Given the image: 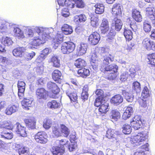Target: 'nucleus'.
Segmentation results:
<instances>
[{
    "label": "nucleus",
    "mask_w": 155,
    "mask_h": 155,
    "mask_svg": "<svg viewBox=\"0 0 155 155\" xmlns=\"http://www.w3.org/2000/svg\"><path fill=\"white\" fill-rule=\"evenodd\" d=\"M1 43L5 46H9L12 45L13 42L12 39L7 36H3L1 39Z\"/></svg>",
    "instance_id": "29"
},
{
    "label": "nucleus",
    "mask_w": 155,
    "mask_h": 155,
    "mask_svg": "<svg viewBox=\"0 0 155 155\" xmlns=\"http://www.w3.org/2000/svg\"><path fill=\"white\" fill-rule=\"evenodd\" d=\"M87 45L86 44L81 43L77 47V51L78 55H82L85 54L87 51Z\"/></svg>",
    "instance_id": "20"
},
{
    "label": "nucleus",
    "mask_w": 155,
    "mask_h": 155,
    "mask_svg": "<svg viewBox=\"0 0 155 155\" xmlns=\"http://www.w3.org/2000/svg\"><path fill=\"white\" fill-rule=\"evenodd\" d=\"M52 124V121L50 119H46L43 121V126L45 129L48 130L51 127Z\"/></svg>",
    "instance_id": "48"
},
{
    "label": "nucleus",
    "mask_w": 155,
    "mask_h": 155,
    "mask_svg": "<svg viewBox=\"0 0 155 155\" xmlns=\"http://www.w3.org/2000/svg\"><path fill=\"white\" fill-rule=\"evenodd\" d=\"M87 63L84 60L79 58L76 60L74 63L75 66L77 68H80L86 66Z\"/></svg>",
    "instance_id": "35"
},
{
    "label": "nucleus",
    "mask_w": 155,
    "mask_h": 155,
    "mask_svg": "<svg viewBox=\"0 0 155 155\" xmlns=\"http://www.w3.org/2000/svg\"><path fill=\"white\" fill-rule=\"evenodd\" d=\"M116 32L110 28L109 32L107 36V40L109 42H111L114 39Z\"/></svg>",
    "instance_id": "45"
},
{
    "label": "nucleus",
    "mask_w": 155,
    "mask_h": 155,
    "mask_svg": "<svg viewBox=\"0 0 155 155\" xmlns=\"http://www.w3.org/2000/svg\"><path fill=\"white\" fill-rule=\"evenodd\" d=\"M51 62L52 63L53 66L56 68H59L60 66V60L57 56H53L51 59Z\"/></svg>",
    "instance_id": "38"
},
{
    "label": "nucleus",
    "mask_w": 155,
    "mask_h": 155,
    "mask_svg": "<svg viewBox=\"0 0 155 155\" xmlns=\"http://www.w3.org/2000/svg\"><path fill=\"white\" fill-rule=\"evenodd\" d=\"M50 37L49 34H43L38 36L34 37L30 44L32 47L38 46L44 44Z\"/></svg>",
    "instance_id": "2"
},
{
    "label": "nucleus",
    "mask_w": 155,
    "mask_h": 155,
    "mask_svg": "<svg viewBox=\"0 0 155 155\" xmlns=\"http://www.w3.org/2000/svg\"><path fill=\"white\" fill-rule=\"evenodd\" d=\"M82 92L81 94V99L83 102L87 100L89 96L88 91V87L87 85H84L82 89Z\"/></svg>",
    "instance_id": "21"
},
{
    "label": "nucleus",
    "mask_w": 155,
    "mask_h": 155,
    "mask_svg": "<svg viewBox=\"0 0 155 155\" xmlns=\"http://www.w3.org/2000/svg\"><path fill=\"white\" fill-rule=\"evenodd\" d=\"M18 95L20 99H22L24 96V92L25 87H18Z\"/></svg>",
    "instance_id": "53"
},
{
    "label": "nucleus",
    "mask_w": 155,
    "mask_h": 155,
    "mask_svg": "<svg viewBox=\"0 0 155 155\" xmlns=\"http://www.w3.org/2000/svg\"><path fill=\"white\" fill-rule=\"evenodd\" d=\"M51 151L53 155H63L65 152V149L58 146H53Z\"/></svg>",
    "instance_id": "18"
},
{
    "label": "nucleus",
    "mask_w": 155,
    "mask_h": 155,
    "mask_svg": "<svg viewBox=\"0 0 155 155\" xmlns=\"http://www.w3.org/2000/svg\"><path fill=\"white\" fill-rule=\"evenodd\" d=\"M146 137L143 134L138 133L137 135L134 136L131 138L132 143L136 145H139L142 144L145 140Z\"/></svg>",
    "instance_id": "11"
},
{
    "label": "nucleus",
    "mask_w": 155,
    "mask_h": 155,
    "mask_svg": "<svg viewBox=\"0 0 155 155\" xmlns=\"http://www.w3.org/2000/svg\"><path fill=\"white\" fill-rule=\"evenodd\" d=\"M77 73L79 77L86 78L90 75V71L88 68L82 67L78 70Z\"/></svg>",
    "instance_id": "19"
},
{
    "label": "nucleus",
    "mask_w": 155,
    "mask_h": 155,
    "mask_svg": "<svg viewBox=\"0 0 155 155\" xmlns=\"http://www.w3.org/2000/svg\"><path fill=\"white\" fill-rule=\"evenodd\" d=\"M112 14L114 18V19H119L121 17L122 12L121 6L119 3L114 4L112 9Z\"/></svg>",
    "instance_id": "6"
},
{
    "label": "nucleus",
    "mask_w": 155,
    "mask_h": 155,
    "mask_svg": "<svg viewBox=\"0 0 155 155\" xmlns=\"http://www.w3.org/2000/svg\"><path fill=\"white\" fill-rule=\"evenodd\" d=\"M68 149L70 151H75L76 152L78 150V147L77 143L71 142V144L68 145Z\"/></svg>",
    "instance_id": "50"
},
{
    "label": "nucleus",
    "mask_w": 155,
    "mask_h": 155,
    "mask_svg": "<svg viewBox=\"0 0 155 155\" xmlns=\"http://www.w3.org/2000/svg\"><path fill=\"white\" fill-rule=\"evenodd\" d=\"M123 25L121 20H113L112 21L111 29L114 31H119L122 28Z\"/></svg>",
    "instance_id": "17"
},
{
    "label": "nucleus",
    "mask_w": 155,
    "mask_h": 155,
    "mask_svg": "<svg viewBox=\"0 0 155 155\" xmlns=\"http://www.w3.org/2000/svg\"><path fill=\"white\" fill-rule=\"evenodd\" d=\"M17 110V107L15 105L8 106L5 109V113L7 115H11Z\"/></svg>",
    "instance_id": "33"
},
{
    "label": "nucleus",
    "mask_w": 155,
    "mask_h": 155,
    "mask_svg": "<svg viewBox=\"0 0 155 155\" xmlns=\"http://www.w3.org/2000/svg\"><path fill=\"white\" fill-rule=\"evenodd\" d=\"M46 28L41 27H36L35 28V31L38 34H41V35L43 34H46L45 32L46 30Z\"/></svg>",
    "instance_id": "59"
},
{
    "label": "nucleus",
    "mask_w": 155,
    "mask_h": 155,
    "mask_svg": "<svg viewBox=\"0 0 155 155\" xmlns=\"http://www.w3.org/2000/svg\"><path fill=\"white\" fill-rule=\"evenodd\" d=\"M131 125L136 130H138L142 127V123L140 118L138 116H135L130 121Z\"/></svg>",
    "instance_id": "14"
},
{
    "label": "nucleus",
    "mask_w": 155,
    "mask_h": 155,
    "mask_svg": "<svg viewBox=\"0 0 155 155\" xmlns=\"http://www.w3.org/2000/svg\"><path fill=\"white\" fill-rule=\"evenodd\" d=\"M122 94L124 96L125 99L128 102L131 103L133 101L134 97L131 94L127 92L126 90H122Z\"/></svg>",
    "instance_id": "30"
},
{
    "label": "nucleus",
    "mask_w": 155,
    "mask_h": 155,
    "mask_svg": "<svg viewBox=\"0 0 155 155\" xmlns=\"http://www.w3.org/2000/svg\"><path fill=\"white\" fill-rule=\"evenodd\" d=\"M142 46L148 51L153 49L155 50V42L151 41L148 38H146L142 41Z\"/></svg>",
    "instance_id": "9"
},
{
    "label": "nucleus",
    "mask_w": 155,
    "mask_h": 155,
    "mask_svg": "<svg viewBox=\"0 0 155 155\" xmlns=\"http://www.w3.org/2000/svg\"><path fill=\"white\" fill-rule=\"evenodd\" d=\"M61 15L64 17H66L70 15L69 10L68 8H64L62 10Z\"/></svg>",
    "instance_id": "63"
},
{
    "label": "nucleus",
    "mask_w": 155,
    "mask_h": 155,
    "mask_svg": "<svg viewBox=\"0 0 155 155\" xmlns=\"http://www.w3.org/2000/svg\"><path fill=\"white\" fill-rule=\"evenodd\" d=\"M124 34L126 40L130 41L133 38V33L131 30L125 28Z\"/></svg>",
    "instance_id": "41"
},
{
    "label": "nucleus",
    "mask_w": 155,
    "mask_h": 155,
    "mask_svg": "<svg viewBox=\"0 0 155 155\" xmlns=\"http://www.w3.org/2000/svg\"><path fill=\"white\" fill-rule=\"evenodd\" d=\"M132 17L134 19H141L142 16L140 12L136 9L132 10Z\"/></svg>",
    "instance_id": "42"
},
{
    "label": "nucleus",
    "mask_w": 155,
    "mask_h": 155,
    "mask_svg": "<svg viewBox=\"0 0 155 155\" xmlns=\"http://www.w3.org/2000/svg\"><path fill=\"white\" fill-rule=\"evenodd\" d=\"M67 95L69 97L71 101L76 102L77 101L78 96L77 93L74 92H71L68 90L66 92Z\"/></svg>",
    "instance_id": "37"
},
{
    "label": "nucleus",
    "mask_w": 155,
    "mask_h": 155,
    "mask_svg": "<svg viewBox=\"0 0 155 155\" xmlns=\"http://www.w3.org/2000/svg\"><path fill=\"white\" fill-rule=\"evenodd\" d=\"M69 141L66 139H62L60 140L59 142V146L61 147L64 148L66 145H68Z\"/></svg>",
    "instance_id": "62"
},
{
    "label": "nucleus",
    "mask_w": 155,
    "mask_h": 155,
    "mask_svg": "<svg viewBox=\"0 0 155 155\" xmlns=\"http://www.w3.org/2000/svg\"><path fill=\"white\" fill-rule=\"evenodd\" d=\"M100 28L101 34H105L107 33L110 28L109 24L107 20H103Z\"/></svg>",
    "instance_id": "23"
},
{
    "label": "nucleus",
    "mask_w": 155,
    "mask_h": 155,
    "mask_svg": "<svg viewBox=\"0 0 155 155\" xmlns=\"http://www.w3.org/2000/svg\"><path fill=\"white\" fill-rule=\"evenodd\" d=\"M151 25L150 24L145 21L144 23L143 29L146 32H150L151 30Z\"/></svg>",
    "instance_id": "61"
},
{
    "label": "nucleus",
    "mask_w": 155,
    "mask_h": 155,
    "mask_svg": "<svg viewBox=\"0 0 155 155\" xmlns=\"http://www.w3.org/2000/svg\"><path fill=\"white\" fill-rule=\"evenodd\" d=\"M94 7L96 8L95 12L96 14H101L104 12V7L103 4L97 3Z\"/></svg>",
    "instance_id": "40"
},
{
    "label": "nucleus",
    "mask_w": 155,
    "mask_h": 155,
    "mask_svg": "<svg viewBox=\"0 0 155 155\" xmlns=\"http://www.w3.org/2000/svg\"><path fill=\"white\" fill-rule=\"evenodd\" d=\"M64 38V36L62 33L59 32H57L52 40V44L55 49H56L63 41Z\"/></svg>",
    "instance_id": "10"
},
{
    "label": "nucleus",
    "mask_w": 155,
    "mask_h": 155,
    "mask_svg": "<svg viewBox=\"0 0 155 155\" xmlns=\"http://www.w3.org/2000/svg\"><path fill=\"white\" fill-rule=\"evenodd\" d=\"M48 136L47 133L44 131H39L34 136V139L36 141L39 143L45 144L48 140Z\"/></svg>",
    "instance_id": "5"
},
{
    "label": "nucleus",
    "mask_w": 155,
    "mask_h": 155,
    "mask_svg": "<svg viewBox=\"0 0 155 155\" xmlns=\"http://www.w3.org/2000/svg\"><path fill=\"white\" fill-rule=\"evenodd\" d=\"M142 95L145 98L150 96L149 91L147 86L144 87L142 93Z\"/></svg>",
    "instance_id": "58"
},
{
    "label": "nucleus",
    "mask_w": 155,
    "mask_h": 155,
    "mask_svg": "<svg viewBox=\"0 0 155 155\" xmlns=\"http://www.w3.org/2000/svg\"><path fill=\"white\" fill-rule=\"evenodd\" d=\"M61 136L62 135L65 137L68 136L70 131L69 129L64 124H61L60 125Z\"/></svg>",
    "instance_id": "27"
},
{
    "label": "nucleus",
    "mask_w": 155,
    "mask_h": 155,
    "mask_svg": "<svg viewBox=\"0 0 155 155\" xmlns=\"http://www.w3.org/2000/svg\"><path fill=\"white\" fill-rule=\"evenodd\" d=\"M19 155H29V150L27 147L21 146L18 149Z\"/></svg>",
    "instance_id": "39"
},
{
    "label": "nucleus",
    "mask_w": 155,
    "mask_h": 155,
    "mask_svg": "<svg viewBox=\"0 0 155 155\" xmlns=\"http://www.w3.org/2000/svg\"><path fill=\"white\" fill-rule=\"evenodd\" d=\"M90 63L92 68L94 70L98 69V60L97 59V55L95 54L94 53L91 58Z\"/></svg>",
    "instance_id": "22"
},
{
    "label": "nucleus",
    "mask_w": 155,
    "mask_h": 155,
    "mask_svg": "<svg viewBox=\"0 0 155 155\" xmlns=\"http://www.w3.org/2000/svg\"><path fill=\"white\" fill-rule=\"evenodd\" d=\"M102 98H101V97H98L96 99L94 103L95 106L97 107H99L101 106L102 103L104 102V101L102 100Z\"/></svg>",
    "instance_id": "57"
},
{
    "label": "nucleus",
    "mask_w": 155,
    "mask_h": 155,
    "mask_svg": "<svg viewBox=\"0 0 155 155\" xmlns=\"http://www.w3.org/2000/svg\"><path fill=\"white\" fill-rule=\"evenodd\" d=\"M132 89L135 92L137 93L139 92L141 89L140 83L137 81L134 82L132 84Z\"/></svg>",
    "instance_id": "46"
},
{
    "label": "nucleus",
    "mask_w": 155,
    "mask_h": 155,
    "mask_svg": "<svg viewBox=\"0 0 155 155\" xmlns=\"http://www.w3.org/2000/svg\"><path fill=\"white\" fill-rule=\"evenodd\" d=\"M65 5L66 7L71 8H74V0H65Z\"/></svg>",
    "instance_id": "56"
},
{
    "label": "nucleus",
    "mask_w": 155,
    "mask_h": 155,
    "mask_svg": "<svg viewBox=\"0 0 155 155\" xmlns=\"http://www.w3.org/2000/svg\"><path fill=\"white\" fill-rule=\"evenodd\" d=\"M52 132L54 136L57 137L61 136V130L57 126H53L52 127Z\"/></svg>",
    "instance_id": "51"
},
{
    "label": "nucleus",
    "mask_w": 155,
    "mask_h": 155,
    "mask_svg": "<svg viewBox=\"0 0 155 155\" xmlns=\"http://www.w3.org/2000/svg\"><path fill=\"white\" fill-rule=\"evenodd\" d=\"M115 134L114 130L110 129H108L107 131L106 136L109 139L114 137Z\"/></svg>",
    "instance_id": "55"
},
{
    "label": "nucleus",
    "mask_w": 155,
    "mask_h": 155,
    "mask_svg": "<svg viewBox=\"0 0 155 155\" xmlns=\"http://www.w3.org/2000/svg\"><path fill=\"white\" fill-rule=\"evenodd\" d=\"M33 98L31 97L24 98L21 101V103L22 106L25 107L27 108L31 107L32 106V102Z\"/></svg>",
    "instance_id": "28"
},
{
    "label": "nucleus",
    "mask_w": 155,
    "mask_h": 155,
    "mask_svg": "<svg viewBox=\"0 0 155 155\" xmlns=\"http://www.w3.org/2000/svg\"><path fill=\"white\" fill-rule=\"evenodd\" d=\"M15 125L17 126L16 132L20 136L23 137H26L27 136V131L26 127L22 126L19 122H17Z\"/></svg>",
    "instance_id": "13"
},
{
    "label": "nucleus",
    "mask_w": 155,
    "mask_h": 155,
    "mask_svg": "<svg viewBox=\"0 0 155 155\" xmlns=\"http://www.w3.org/2000/svg\"><path fill=\"white\" fill-rule=\"evenodd\" d=\"M35 55V53L33 51L31 53H27L25 55V58L27 60L31 59Z\"/></svg>",
    "instance_id": "64"
},
{
    "label": "nucleus",
    "mask_w": 155,
    "mask_h": 155,
    "mask_svg": "<svg viewBox=\"0 0 155 155\" xmlns=\"http://www.w3.org/2000/svg\"><path fill=\"white\" fill-rule=\"evenodd\" d=\"M75 45L71 41L64 42L61 45V52L63 54H69L74 50Z\"/></svg>",
    "instance_id": "3"
},
{
    "label": "nucleus",
    "mask_w": 155,
    "mask_h": 155,
    "mask_svg": "<svg viewBox=\"0 0 155 155\" xmlns=\"http://www.w3.org/2000/svg\"><path fill=\"white\" fill-rule=\"evenodd\" d=\"M26 126L29 129H34L36 128V120L33 117H29L24 120Z\"/></svg>",
    "instance_id": "12"
},
{
    "label": "nucleus",
    "mask_w": 155,
    "mask_h": 155,
    "mask_svg": "<svg viewBox=\"0 0 155 155\" xmlns=\"http://www.w3.org/2000/svg\"><path fill=\"white\" fill-rule=\"evenodd\" d=\"M62 75V73L60 71L55 69L52 73V78L54 81L60 84L62 81L61 78Z\"/></svg>",
    "instance_id": "15"
},
{
    "label": "nucleus",
    "mask_w": 155,
    "mask_h": 155,
    "mask_svg": "<svg viewBox=\"0 0 155 155\" xmlns=\"http://www.w3.org/2000/svg\"><path fill=\"white\" fill-rule=\"evenodd\" d=\"M110 118L114 121H117L120 118V114L117 110H113L111 111Z\"/></svg>",
    "instance_id": "43"
},
{
    "label": "nucleus",
    "mask_w": 155,
    "mask_h": 155,
    "mask_svg": "<svg viewBox=\"0 0 155 155\" xmlns=\"http://www.w3.org/2000/svg\"><path fill=\"white\" fill-rule=\"evenodd\" d=\"M108 107V104L107 102L104 101L99 107V112L101 114H106L109 110Z\"/></svg>",
    "instance_id": "32"
},
{
    "label": "nucleus",
    "mask_w": 155,
    "mask_h": 155,
    "mask_svg": "<svg viewBox=\"0 0 155 155\" xmlns=\"http://www.w3.org/2000/svg\"><path fill=\"white\" fill-rule=\"evenodd\" d=\"M13 31L14 36L18 38H23L25 37L23 32L18 27H14L13 28Z\"/></svg>",
    "instance_id": "24"
},
{
    "label": "nucleus",
    "mask_w": 155,
    "mask_h": 155,
    "mask_svg": "<svg viewBox=\"0 0 155 155\" xmlns=\"http://www.w3.org/2000/svg\"><path fill=\"white\" fill-rule=\"evenodd\" d=\"M3 127L6 129L12 130L14 126L11 122L10 121H7L4 122Z\"/></svg>",
    "instance_id": "52"
},
{
    "label": "nucleus",
    "mask_w": 155,
    "mask_h": 155,
    "mask_svg": "<svg viewBox=\"0 0 155 155\" xmlns=\"http://www.w3.org/2000/svg\"><path fill=\"white\" fill-rule=\"evenodd\" d=\"M25 49L23 47H17L14 49L12 51L13 55L15 57H21L24 53Z\"/></svg>",
    "instance_id": "26"
},
{
    "label": "nucleus",
    "mask_w": 155,
    "mask_h": 155,
    "mask_svg": "<svg viewBox=\"0 0 155 155\" xmlns=\"http://www.w3.org/2000/svg\"><path fill=\"white\" fill-rule=\"evenodd\" d=\"M61 30L66 35L71 34L73 31L72 27L67 24H64L61 27Z\"/></svg>",
    "instance_id": "31"
},
{
    "label": "nucleus",
    "mask_w": 155,
    "mask_h": 155,
    "mask_svg": "<svg viewBox=\"0 0 155 155\" xmlns=\"http://www.w3.org/2000/svg\"><path fill=\"white\" fill-rule=\"evenodd\" d=\"M114 58V56L110 54L105 55L101 65L100 70L104 73L106 78L110 80L115 79L119 75L117 66L114 64H109V61L112 62Z\"/></svg>",
    "instance_id": "1"
},
{
    "label": "nucleus",
    "mask_w": 155,
    "mask_h": 155,
    "mask_svg": "<svg viewBox=\"0 0 155 155\" xmlns=\"http://www.w3.org/2000/svg\"><path fill=\"white\" fill-rule=\"evenodd\" d=\"M122 129V132L125 134H129L131 131V126L127 124H124Z\"/></svg>",
    "instance_id": "47"
},
{
    "label": "nucleus",
    "mask_w": 155,
    "mask_h": 155,
    "mask_svg": "<svg viewBox=\"0 0 155 155\" xmlns=\"http://www.w3.org/2000/svg\"><path fill=\"white\" fill-rule=\"evenodd\" d=\"M138 100L140 106L141 107L145 108L147 107V103L146 100L141 98H139Z\"/></svg>",
    "instance_id": "60"
},
{
    "label": "nucleus",
    "mask_w": 155,
    "mask_h": 155,
    "mask_svg": "<svg viewBox=\"0 0 155 155\" xmlns=\"http://www.w3.org/2000/svg\"><path fill=\"white\" fill-rule=\"evenodd\" d=\"M148 64L152 66L155 67V52L149 54L147 55Z\"/></svg>",
    "instance_id": "34"
},
{
    "label": "nucleus",
    "mask_w": 155,
    "mask_h": 155,
    "mask_svg": "<svg viewBox=\"0 0 155 155\" xmlns=\"http://www.w3.org/2000/svg\"><path fill=\"white\" fill-rule=\"evenodd\" d=\"M146 16L147 18L155 19V10L152 7H148L146 8Z\"/></svg>",
    "instance_id": "25"
},
{
    "label": "nucleus",
    "mask_w": 155,
    "mask_h": 155,
    "mask_svg": "<svg viewBox=\"0 0 155 155\" xmlns=\"http://www.w3.org/2000/svg\"><path fill=\"white\" fill-rule=\"evenodd\" d=\"M123 101L122 96L120 94H116L112 97L110 99V102L114 105H118Z\"/></svg>",
    "instance_id": "16"
},
{
    "label": "nucleus",
    "mask_w": 155,
    "mask_h": 155,
    "mask_svg": "<svg viewBox=\"0 0 155 155\" xmlns=\"http://www.w3.org/2000/svg\"><path fill=\"white\" fill-rule=\"evenodd\" d=\"M47 87L52 94V97L55 98L57 97V95H58L60 91V88L55 83L50 81L47 84Z\"/></svg>",
    "instance_id": "4"
},
{
    "label": "nucleus",
    "mask_w": 155,
    "mask_h": 155,
    "mask_svg": "<svg viewBox=\"0 0 155 155\" xmlns=\"http://www.w3.org/2000/svg\"><path fill=\"white\" fill-rule=\"evenodd\" d=\"M100 39V35L97 32H94L89 36L88 41L90 45H95L99 43Z\"/></svg>",
    "instance_id": "8"
},
{
    "label": "nucleus",
    "mask_w": 155,
    "mask_h": 155,
    "mask_svg": "<svg viewBox=\"0 0 155 155\" xmlns=\"http://www.w3.org/2000/svg\"><path fill=\"white\" fill-rule=\"evenodd\" d=\"M2 138H5L7 139H11L13 137V134L12 133L6 132L5 130H3L1 133Z\"/></svg>",
    "instance_id": "49"
},
{
    "label": "nucleus",
    "mask_w": 155,
    "mask_h": 155,
    "mask_svg": "<svg viewBox=\"0 0 155 155\" xmlns=\"http://www.w3.org/2000/svg\"><path fill=\"white\" fill-rule=\"evenodd\" d=\"M48 107L51 109H56L60 107V103L55 100H52L47 103Z\"/></svg>",
    "instance_id": "36"
},
{
    "label": "nucleus",
    "mask_w": 155,
    "mask_h": 155,
    "mask_svg": "<svg viewBox=\"0 0 155 155\" xmlns=\"http://www.w3.org/2000/svg\"><path fill=\"white\" fill-rule=\"evenodd\" d=\"M49 50L48 48H45L41 51L40 55L38 56L37 58V60H39L41 61L43 60L46 56L49 53Z\"/></svg>",
    "instance_id": "44"
},
{
    "label": "nucleus",
    "mask_w": 155,
    "mask_h": 155,
    "mask_svg": "<svg viewBox=\"0 0 155 155\" xmlns=\"http://www.w3.org/2000/svg\"><path fill=\"white\" fill-rule=\"evenodd\" d=\"M48 91L43 87L38 88L35 92L36 96L39 99L46 100L48 96Z\"/></svg>",
    "instance_id": "7"
},
{
    "label": "nucleus",
    "mask_w": 155,
    "mask_h": 155,
    "mask_svg": "<svg viewBox=\"0 0 155 155\" xmlns=\"http://www.w3.org/2000/svg\"><path fill=\"white\" fill-rule=\"evenodd\" d=\"M74 4L78 8H83L85 6V4L82 0H74Z\"/></svg>",
    "instance_id": "54"
}]
</instances>
